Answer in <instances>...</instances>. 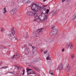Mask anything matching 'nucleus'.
Listing matches in <instances>:
<instances>
[{"instance_id":"56","label":"nucleus","mask_w":76,"mask_h":76,"mask_svg":"<svg viewBox=\"0 0 76 76\" xmlns=\"http://www.w3.org/2000/svg\"><path fill=\"white\" fill-rule=\"evenodd\" d=\"M6 48V47H4V49H5Z\"/></svg>"},{"instance_id":"13","label":"nucleus","mask_w":76,"mask_h":76,"mask_svg":"<svg viewBox=\"0 0 76 76\" xmlns=\"http://www.w3.org/2000/svg\"><path fill=\"white\" fill-rule=\"evenodd\" d=\"M52 31L54 34V35H56V34H57V32H58V31L57 30V29L56 28H55L53 29Z\"/></svg>"},{"instance_id":"48","label":"nucleus","mask_w":76,"mask_h":76,"mask_svg":"<svg viewBox=\"0 0 76 76\" xmlns=\"http://www.w3.org/2000/svg\"><path fill=\"white\" fill-rule=\"evenodd\" d=\"M28 45H29L30 46H32V45L30 43H29L28 44Z\"/></svg>"},{"instance_id":"55","label":"nucleus","mask_w":76,"mask_h":76,"mask_svg":"<svg viewBox=\"0 0 76 76\" xmlns=\"http://www.w3.org/2000/svg\"><path fill=\"white\" fill-rule=\"evenodd\" d=\"M7 67H8L7 66H5V68H7Z\"/></svg>"},{"instance_id":"3","label":"nucleus","mask_w":76,"mask_h":76,"mask_svg":"<svg viewBox=\"0 0 76 76\" xmlns=\"http://www.w3.org/2000/svg\"><path fill=\"white\" fill-rule=\"evenodd\" d=\"M32 48L34 49V50L33 51L31 52L30 55L31 56H34L36 55V52H37V48L34 47L32 46Z\"/></svg>"},{"instance_id":"62","label":"nucleus","mask_w":76,"mask_h":76,"mask_svg":"<svg viewBox=\"0 0 76 76\" xmlns=\"http://www.w3.org/2000/svg\"><path fill=\"white\" fill-rule=\"evenodd\" d=\"M29 72H32V71H29Z\"/></svg>"},{"instance_id":"4","label":"nucleus","mask_w":76,"mask_h":76,"mask_svg":"<svg viewBox=\"0 0 76 76\" xmlns=\"http://www.w3.org/2000/svg\"><path fill=\"white\" fill-rule=\"evenodd\" d=\"M56 41V39L54 37H50L47 41L48 42H55Z\"/></svg>"},{"instance_id":"19","label":"nucleus","mask_w":76,"mask_h":76,"mask_svg":"<svg viewBox=\"0 0 76 76\" xmlns=\"http://www.w3.org/2000/svg\"><path fill=\"white\" fill-rule=\"evenodd\" d=\"M38 36V34L37 33V32L36 31H34L33 33V37H36Z\"/></svg>"},{"instance_id":"25","label":"nucleus","mask_w":76,"mask_h":76,"mask_svg":"<svg viewBox=\"0 0 76 76\" xmlns=\"http://www.w3.org/2000/svg\"><path fill=\"white\" fill-rule=\"evenodd\" d=\"M15 56L16 58H19L20 57V56L19 54L18 53H16V55Z\"/></svg>"},{"instance_id":"2","label":"nucleus","mask_w":76,"mask_h":76,"mask_svg":"<svg viewBox=\"0 0 76 76\" xmlns=\"http://www.w3.org/2000/svg\"><path fill=\"white\" fill-rule=\"evenodd\" d=\"M31 10L33 11V12H39L38 8L37 7V5L36 4H32L31 7Z\"/></svg>"},{"instance_id":"9","label":"nucleus","mask_w":76,"mask_h":76,"mask_svg":"<svg viewBox=\"0 0 76 76\" xmlns=\"http://www.w3.org/2000/svg\"><path fill=\"white\" fill-rule=\"evenodd\" d=\"M32 70L31 69H27V72H28V75H30V74H35L34 73V71L30 72L29 71Z\"/></svg>"},{"instance_id":"6","label":"nucleus","mask_w":76,"mask_h":76,"mask_svg":"<svg viewBox=\"0 0 76 76\" xmlns=\"http://www.w3.org/2000/svg\"><path fill=\"white\" fill-rule=\"evenodd\" d=\"M17 11V8H15L12 9L10 11V13L12 15H13L15 13V12H16Z\"/></svg>"},{"instance_id":"20","label":"nucleus","mask_w":76,"mask_h":76,"mask_svg":"<svg viewBox=\"0 0 76 76\" xmlns=\"http://www.w3.org/2000/svg\"><path fill=\"white\" fill-rule=\"evenodd\" d=\"M76 18V13H75L73 16L72 18V21H74Z\"/></svg>"},{"instance_id":"51","label":"nucleus","mask_w":76,"mask_h":76,"mask_svg":"<svg viewBox=\"0 0 76 76\" xmlns=\"http://www.w3.org/2000/svg\"><path fill=\"white\" fill-rule=\"evenodd\" d=\"M66 0H62V2H64V1H65Z\"/></svg>"},{"instance_id":"46","label":"nucleus","mask_w":76,"mask_h":76,"mask_svg":"<svg viewBox=\"0 0 76 76\" xmlns=\"http://www.w3.org/2000/svg\"><path fill=\"white\" fill-rule=\"evenodd\" d=\"M15 40H16V41H18V38L17 37H16Z\"/></svg>"},{"instance_id":"34","label":"nucleus","mask_w":76,"mask_h":76,"mask_svg":"<svg viewBox=\"0 0 76 76\" xmlns=\"http://www.w3.org/2000/svg\"><path fill=\"white\" fill-rule=\"evenodd\" d=\"M9 36V37H12V34L10 33L7 34Z\"/></svg>"},{"instance_id":"57","label":"nucleus","mask_w":76,"mask_h":76,"mask_svg":"<svg viewBox=\"0 0 76 76\" xmlns=\"http://www.w3.org/2000/svg\"><path fill=\"white\" fill-rule=\"evenodd\" d=\"M28 7H27V9H28Z\"/></svg>"},{"instance_id":"54","label":"nucleus","mask_w":76,"mask_h":76,"mask_svg":"<svg viewBox=\"0 0 76 76\" xmlns=\"http://www.w3.org/2000/svg\"><path fill=\"white\" fill-rule=\"evenodd\" d=\"M46 0H43L44 2L45 1H46Z\"/></svg>"},{"instance_id":"22","label":"nucleus","mask_w":76,"mask_h":76,"mask_svg":"<svg viewBox=\"0 0 76 76\" xmlns=\"http://www.w3.org/2000/svg\"><path fill=\"white\" fill-rule=\"evenodd\" d=\"M15 38V36H13L12 37H9V39H10V41H12V40H13V38Z\"/></svg>"},{"instance_id":"50","label":"nucleus","mask_w":76,"mask_h":76,"mask_svg":"<svg viewBox=\"0 0 76 76\" xmlns=\"http://www.w3.org/2000/svg\"><path fill=\"white\" fill-rule=\"evenodd\" d=\"M2 63H3V62L1 61L0 62V65H1V64H2Z\"/></svg>"},{"instance_id":"21","label":"nucleus","mask_w":76,"mask_h":76,"mask_svg":"<svg viewBox=\"0 0 76 76\" xmlns=\"http://www.w3.org/2000/svg\"><path fill=\"white\" fill-rule=\"evenodd\" d=\"M42 12L43 13H47V9L45 8H43L42 9Z\"/></svg>"},{"instance_id":"44","label":"nucleus","mask_w":76,"mask_h":76,"mask_svg":"<svg viewBox=\"0 0 76 76\" xmlns=\"http://www.w3.org/2000/svg\"><path fill=\"white\" fill-rule=\"evenodd\" d=\"M44 53L45 54H46L47 53V51H45L44 52Z\"/></svg>"},{"instance_id":"52","label":"nucleus","mask_w":76,"mask_h":76,"mask_svg":"<svg viewBox=\"0 0 76 76\" xmlns=\"http://www.w3.org/2000/svg\"><path fill=\"white\" fill-rule=\"evenodd\" d=\"M26 37H27V38H28L29 37V36L28 35H27Z\"/></svg>"},{"instance_id":"26","label":"nucleus","mask_w":76,"mask_h":76,"mask_svg":"<svg viewBox=\"0 0 76 76\" xmlns=\"http://www.w3.org/2000/svg\"><path fill=\"white\" fill-rule=\"evenodd\" d=\"M49 74H51V75H54V73H53V72L52 70H50L49 71Z\"/></svg>"},{"instance_id":"47","label":"nucleus","mask_w":76,"mask_h":76,"mask_svg":"<svg viewBox=\"0 0 76 76\" xmlns=\"http://www.w3.org/2000/svg\"><path fill=\"white\" fill-rule=\"evenodd\" d=\"M43 52V50L42 49H41V53H42Z\"/></svg>"},{"instance_id":"32","label":"nucleus","mask_w":76,"mask_h":76,"mask_svg":"<svg viewBox=\"0 0 76 76\" xmlns=\"http://www.w3.org/2000/svg\"><path fill=\"white\" fill-rule=\"evenodd\" d=\"M75 57V55L74 54H72L71 56V58H73Z\"/></svg>"},{"instance_id":"41","label":"nucleus","mask_w":76,"mask_h":76,"mask_svg":"<svg viewBox=\"0 0 76 76\" xmlns=\"http://www.w3.org/2000/svg\"><path fill=\"white\" fill-rule=\"evenodd\" d=\"M15 67H17V69H18V70H19V67H18L17 66H16Z\"/></svg>"},{"instance_id":"59","label":"nucleus","mask_w":76,"mask_h":76,"mask_svg":"<svg viewBox=\"0 0 76 76\" xmlns=\"http://www.w3.org/2000/svg\"><path fill=\"white\" fill-rule=\"evenodd\" d=\"M22 48V49H23V48Z\"/></svg>"},{"instance_id":"7","label":"nucleus","mask_w":76,"mask_h":76,"mask_svg":"<svg viewBox=\"0 0 76 76\" xmlns=\"http://www.w3.org/2000/svg\"><path fill=\"white\" fill-rule=\"evenodd\" d=\"M73 48V44L72 43H67V48L69 49V48H70L71 50Z\"/></svg>"},{"instance_id":"60","label":"nucleus","mask_w":76,"mask_h":76,"mask_svg":"<svg viewBox=\"0 0 76 76\" xmlns=\"http://www.w3.org/2000/svg\"><path fill=\"white\" fill-rule=\"evenodd\" d=\"M50 60H51V59L50 58Z\"/></svg>"},{"instance_id":"31","label":"nucleus","mask_w":76,"mask_h":76,"mask_svg":"<svg viewBox=\"0 0 76 76\" xmlns=\"http://www.w3.org/2000/svg\"><path fill=\"white\" fill-rule=\"evenodd\" d=\"M16 55H14L11 58H12V59H14L15 58H16Z\"/></svg>"},{"instance_id":"16","label":"nucleus","mask_w":76,"mask_h":76,"mask_svg":"<svg viewBox=\"0 0 76 76\" xmlns=\"http://www.w3.org/2000/svg\"><path fill=\"white\" fill-rule=\"evenodd\" d=\"M27 15H29V16H33L34 15V11L33 12H29L27 13Z\"/></svg>"},{"instance_id":"23","label":"nucleus","mask_w":76,"mask_h":76,"mask_svg":"<svg viewBox=\"0 0 76 76\" xmlns=\"http://www.w3.org/2000/svg\"><path fill=\"white\" fill-rule=\"evenodd\" d=\"M31 67L33 68V69H35V70H36L37 71H39V69L38 68L34 67V66L31 65Z\"/></svg>"},{"instance_id":"45","label":"nucleus","mask_w":76,"mask_h":76,"mask_svg":"<svg viewBox=\"0 0 76 76\" xmlns=\"http://www.w3.org/2000/svg\"><path fill=\"white\" fill-rule=\"evenodd\" d=\"M51 29H53V28H54V26H53L51 28Z\"/></svg>"},{"instance_id":"40","label":"nucleus","mask_w":76,"mask_h":76,"mask_svg":"<svg viewBox=\"0 0 76 76\" xmlns=\"http://www.w3.org/2000/svg\"><path fill=\"white\" fill-rule=\"evenodd\" d=\"M5 68L6 66H2L1 68H0V69H5Z\"/></svg>"},{"instance_id":"49","label":"nucleus","mask_w":76,"mask_h":76,"mask_svg":"<svg viewBox=\"0 0 76 76\" xmlns=\"http://www.w3.org/2000/svg\"><path fill=\"white\" fill-rule=\"evenodd\" d=\"M48 6V5H44L43 6V7H47V6Z\"/></svg>"},{"instance_id":"12","label":"nucleus","mask_w":76,"mask_h":76,"mask_svg":"<svg viewBox=\"0 0 76 76\" xmlns=\"http://www.w3.org/2000/svg\"><path fill=\"white\" fill-rule=\"evenodd\" d=\"M25 4H29L31 3V1L28 0H23L22 1Z\"/></svg>"},{"instance_id":"8","label":"nucleus","mask_w":76,"mask_h":76,"mask_svg":"<svg viewBox=\"0 0 76 76\" xmlns=\"http://www.w3.org/2000/svg\"><path fill=\"white\" fill-rule=\"evenodd\" d=\"M37 7L39 12L41 9V8L42 7V4L41 3H39L38 4V5H37Z\"/></svg>"},{"instance_id":"10","label":"nucleus","mask_w":76,"mask_h":76,"mask_svg":"<svg viewBox=\"0 0 76 76\" xmlns=\"http://www.w3.org/2000/svg\"><path fill=\"white\" fill-rule=\"evenodd\" d=\"M65 70L68 73L70 72V67L69 65H67L65 68Z\"/></svg>"},{"instance_id":"15","label":"nucleus","mask_w":76,"mask_h":76,"mask_svg":"<svg viewBox=\"0 0 76 76\" xmlns=\"http://www.w3.org/2000/svg\"><path fill=\"white\" fill-rule=\"evenodd\" d=\"M10 31L12 35H15V31L14 28H12L11 29Z\"/></svg>"},{"instance_id":"38","label":"nucleus","mask_w":76,"mask_h":76,"mask_svg":"<svg viewBox=\"0 0 76 76\" xmlns=\"http://www.w3.org/2000/svg\"><path fill=\"white\" fill-rule=\"evenodd\" d=\"M17 2H18V3H20V2H21V0H18L17 1Z\"/></svg>"},{"instance_id":"11","label":"nucleus","mask_w":76,"mask_h":76,"mask_svg":"<svg viewBox=\"0 0 76 76\" xmlns=\"http://www.w3.org/2000/svg\"><path fill=\"white\" fill-rule=\"evenodd\" d=\"M24 48H26V49L25 50V54H28L29 53V52L28 51V50H29V48H28L27 46H25L24 47Z\"/></svg>"},{"instance_id":"18","label":"nucleus","mask_w":76,"mask_h":76,"mask_svg":"<svg viewBox=\"0 0 76 76\" xmlns=\"http://www.w3.org/2000/svg\"><path fill=\"white\" fill-rule=\"evenodd\" d=\"M56 13L54 12V11H53L50 13L49 15L51 16H55V15H56Z\"/></svg>"},{"instance_id":"14","label":"nucleus","mask_w":76,"mask_h":76,"mask_svg":"<svg viewBox=\"0 0 76 76\" xmlns=\"http://www.w3.org/2000/svg\"><path fill=\"white\" fill-rule=\"evenodd\" d=\"M44 29V28H40V29H38L37 31V33H38V34H40L41 33V32H42V31H43V30Z\"/></svg>"},{"instance_id":"29","label":"nucleus","mask_w":76,"mask_h":76,"mask_svg":"<svg viewBox=\"0 0 76 76\" xmlns=\"http://www.w3.org/2000/svg\"><path fill=\"white\" fill-rule=\"evenodd\" d=\"M4 46L2 45H0V49H4Z\"/></svg>"},{"instance_id":"61","label":"nucleus","mask_w":76,"mask_h":76,"mask_svg":"<svg viewBox=\"0 0 76 76\" xmlns=\"http://www.w3.org/2000/svg\"><path fill=\"white\" fill-rule=\"evenodd\" d=\"M73 73H74V72H73Z\"/></svg>"},{"instance_id":"33","label":"nucleus","mask_w":76,"mask_h":76,"mask_svg":"<svg viewBox=\"0 0 76 76\" xmlns=\"http://www.w3.org/2000/svg\"><path fill=\"white\" fill-rule=\"evenodd\" d=\"M49 57H50V55H49L48 57L46 58V59L47 60H49V59H50V58Z\"/></svg>"},{"instance_id":"1","label":"nucleus","mask_w":76,"mask_h":76,"mask_svg":"<svg viewBox=\"0 0 76 76\" xmlns=\"http://www.w3.org/2000/svg\"><path fill=\"white\" fill-rule=\"evenodd\" d=\"M45 13L42 12L41 14V17L39 18V20L45 21V22H46L47 19V15L46 14H45Z\"/></svg>"},{"instance_id":"5","label":"nucleus","mask_w":76,"mask_h":76,"mask_svg":"<svg viewBox=\"0 0 76 76\" xmlns=\"http://www.w3.org/2000/svg\"><path fill=\"white\" fill-rule=\"evenodd\" d=\"M37 12L36 11H33V14L35 19H36V20L38 21L39 20V16H38V13H37Z\"/></svg>"},{"instance_id":"42","label":"nucleus","mask_w":76,"mask_h":76,"mask_svg":"<svg viewBox=\"0 0 76 76\" xmlns=\"http://www.w3.org/2000/svg\"><path fill=\"white\" fill-rule=\"evenodd\" d=\"M21 68L22 69V67H21L20 66H19L18 67L19 69H21Z\"/></svg>"},{"instance_id":"27","label":"nucleus","mask_w":76,"mask_h":76,"mask_svg":"<svg viewBox=\"0 0 76 76\" xmlns=\"http://www.w3.org/2000/svg\"><path fill=\"white\" fill-rule=\"evenodd\" d=\"M0 31L1 32H4V29L3 28H1Z\"/></svg>"},{"instance_id":"53","label":"nucleus","mask_w":76,"mask_h":76,"mask_svg":"<svg viewBox=\"0 0 76 76\" xmlns=\"http://www.w3.org/2000/svg\"><path fill=\"white\" fill-rule=\"evenodd\" d=\"M28 66H29V67H31V65H28Z\"/></svg>"},{"instance_id":"37","label":"nucleus","mask_w":76,"mask_h":76,"mask_svg":"<svg viewBox=\"0 0 76 76\" xmlns=\"http://www.w3.org/2000/svg\"><path fill=\"white\" fill-rule=\"evenodd\" d=\"M48 66H51V62H50L48 64Z\"/></svg>"},{"instance_id":"17","label":"nucleus","mask_w":76,"mask_h":76,"mask_svg":"<svg viewBox=\"0 0 76 76\" xmlns=\"http://www.w3.org/2000/svg\"><path fill=\"white\" fill-rule=\"evenodd\" d=\"M58 69L60 70H61L63 69V64H59Z\"/></svg>"},{"instance_id":"30","label":"nucleus","mask_w":76,"mask_h":76,"mask_svg":"<svg viewBox=\"0 0 76 76\" xmlns=\"http://www.w3.org/2000/svg\"><path fill=\"white\" fill-rule=\"evenodd\" d=\"M50 35V36H52V35H54V33H53V32L52 31L49 34Z\"/></svg>"},{"instance_id":"43","label":"nucleus","mask_w":76,"mask_h":76,"mask_svg":"<svg viewBox=\"0 0 76 76\" xmlns=\"http://www.w3.org/2000/svg\"><path fill=\"white\" fill-rule=\"evenodd\" d=\"M62 52H64V49H63L62 50Z\"/></svg>"},{"instance_id":"24","label":"nucleus","mask_w":76,"mask_h":76,"mask_svg":"<svg viewBox=\"0 0 76 76\" xmlns=\"http://www.w3.org/2000/svg\"><path fill=\"white\" fill-rule=\"evenodd\" d=\"M3 9L4 10H3L2 11L3 13H4V14H5V13H6V12H7V10H6V9L5 8H4Z\"/></svg>"},{"instance_id":"39","label":"nucleus","mask_w":76,"mask_h":76,"mask_svg":"<svg viewBox=\"0 0 76 76\" xmlns=\"http://www.w3.org/2000/svg\"><path fill=\"white\" fill-rule=\"evenodd\" d=\"M23 73L22 74L23 75H24V74H25V70L24 69H23Z\"/></svg>"},{"instance_id":"35","label":"nucleus","mask_w":76,"mask_h":76,"mask_svg":"<svg viewBox=\"0 0 76 76\" xmlns=\"http://www.w3.org/2000/svg\"><path fill=\"white\" fill-rule=\"evenodd\" d=\"M55 13H56V15L57 14V13L58 12V10H56L55 12H54Z\"/></svg>"},{"instance_id":"58","label":"nucleus","mask_w":76,"mask_h":76,"mask_svg":"<svg viewBox=\"0 0 76 76\" xmlns=\"http://www.w3.org/2000/svg\"><path fill=\"white\" fill-rule=\"evenodd\" d=\"M67 0V1H68L69 0Z\"/></svg>"},{"instance_id":"28","label":"nucleus","mask_w":76,"mask_h":76,"mask_svg":"<svg viewBox=\"0 0 76 76\" xmlns=\"http://www.w3.org/2000/svg\"><path fill=\"white\" fill-rule=\"evenodd\" d=\"M39 61V59L37 58L34 60V62H37V61Z\"/></svg>"},{"instance_id":"36","label":"nucleus","mask_w":76,"mask_h":76,"mask_svg":"<svg viewBox=\"0 0 76 76\" xmlns=\"http://www.w3.org/2000/svg\"><path fill=\"white\" fill-rule=\"evenodd\" d=\"M49 11H50V10L48 9L47 10L46 9V13H48Z\"/></svg>"}]
</instances>
